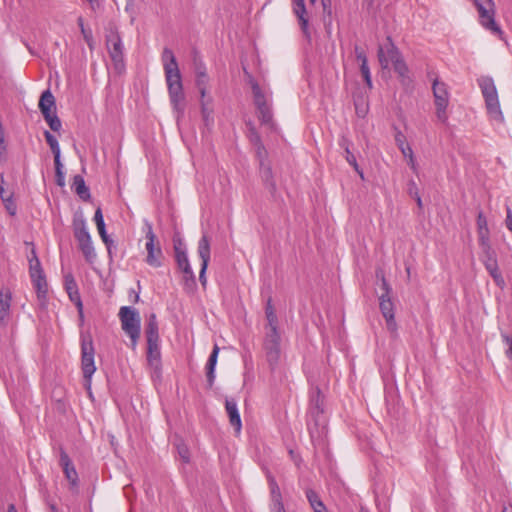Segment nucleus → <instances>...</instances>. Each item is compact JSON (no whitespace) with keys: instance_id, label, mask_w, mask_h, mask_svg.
<instances>
[{"instance_id":"obj_1","label":"nucleus","mask_w":512,"mask_h":512,"mask_svg":"<svg viewBox=\"0 0 512 512\" xmlns=\"http://www.w3.org/2000/svg\"><path fill=\"white\" fill-rule=\"evenodd\" d=\"M162 62L170 102L173 109L177 112V117H180L185 110V95L178 63L171 49L167 47L164 48L162 52Z\"/></svg>"},{"instance_id":"obj_2","label":"nucleus","mask_w":512,"mask_h":512,"mask_svg":"<svg viewBox=\"0 0 512 512\" xmlns=\"http://www.w3.org/2000/svg\"><path fill=\"white\" fill-rule=\"evenodd\" d=\"M145 335L147 339V363L152 369V377L160 379L162 373L161 352L159 346L158 322L154 313L151 314L147 320Z\"/></svg>"},{"instance_id":"obj_3","label":"nucleus","mask_w":512,"mask_h":512,"mask_svg":"<svg viewBox=\"0 0 512 512\" xmlns=\"http://www.w3.org/2000/svg\"><path fill=\"white\" fill-rule=\"evenodd\" d=\"M106 47L117 74H122L125 70L124 46L115 24L109 23L105 28Z\"/></svg>"},{"instance_id":"obj_4","label":"nucleus","mask_w":512,"mask_h":512,"mask_svg":"<svg viewBox=\"0 0 512 512\" xmlns=\"http://www.w3.org/2000/svg\"><path fill=\"white\" fill-rule=\"evenodd\" d=\"M478 84L485 99L489 116L497 122H503L504 116L500 108L498 93L493 79L488 76L481 77L478 79Z\"/></svg>"},{"instance_id":"obj_5","label":"nucleus","mask_w":512,"mask_h":512,"mask_svg":"<svg viewBox=\"0 0 512 512\" xmlns=\"http://www.w3.org/2000/svg\"><path fill=\"white\" fill-rule=\"evenodd\" d=\"M377 277L381 278V294L379 295V307L383 317L386 320L387 329L390 332H396L397 324L394 315V303L392 301V288L386 281L384 274L377 273Z\"/></svg>"},{"instance_id":"obj_6","label":"nucleus","mask_w":512,"mask_h":512,"mask_svg":"<svg viewBox=\"0 0 512 512\" xmlns=\"http://www.w3.org/2000/svg\"><path fill=\"white\" fill-rule=\"evenodd\" d=\"M123 331L130 337L135 347L140 336L141 319L138 311L130 306H123L119 311Z\"/></svg>"},{"instance_id":"obj_7","label":"nucleus","mask_w":512,"mask_h":512,"mask_svg":"<svg viewBox=\"0 0 512 512\" xmlns=\"http://www.w3.org/2000/svg\"><path fill=\"white\" fill-rule=\"evenodd\" d=\"M95 349L92 336L89 333L81 334V369L85 381L90 385L91 378L96 371L94 362Z\"/></svg>"},{"instance_id":"obj_8","label":"nucleus","mask_w":512,"mask_h":512,"mask_svg":"<svg viewBox=\"0 0 512 512\" xmlns=\"http://www.w3.org/2000/svg\"><path fill=\"white\" fill-rule=\"evenodd\" d=\"M479 13L480 24L491 33L501 36L500 26L495 21V5L493 0H473Z\"/></svg>"},{"instance_id":"obj_9","label":"nucleus","mask_w":512,"mask_h":512,"mask_svg":"<svg viewBox=\"0 0 512 512\" xmlns=\"http://www.w3.org/2000/svg\"><path fill=\"white\" fill-rule=\"evenodd\" d=\"M144 226L145 237L147 240L145 245L147 251L145 261L149 266L158 268L162 266L163 252L159 244L156 245V235L153 232L152 224L149 221L145 220Z\"/></svg>"},{"instance_id":"obj_10","label":"nucleus","mask_w":512,"mask_h":512,"mask_svg":"<svg viewBox=\"0 0 512 512\" xmlns=\"http://www.w3.org/2000/svg\"><path fill=\"white\" fill-rule=\"evenodd\" d=\"M280 341L281 337L278 330H275L273 328L272 332H266L263 342V348L265 351L266 360L272 371H274L277 368L280 361Z\"/></svg>"},{"instance_id":"obj_11","label":"nucleus","mask_w":512,"mask_h":512,"mask_svg":"<svg viewBox=\"0 0 512 512\" xmlns=\"http://www.w3.org/2000/svg\"><path fill=\"white\" fill-rule=\"evenodd\" d=\"M432 91L436 107V117L440 122L445 123L447 121L446 109L449 104L447 85L438 78H435L432 83Z\"/></svg>"},{"instance_id":"obj_12","label":"nucleus","mask_w":512,"mask_h":512,"mask_svg":"<svg viewBox=\"0 0 512 512\" xmlns=\"http://www.w3.org/2000/svg\"><path fill=\"white\" fill-rule=\"evenodd\" d=\"M198 255L201 259V268L199 272V281L203 287L206 286L207 278L206 271L210 261L211 248H210V239L206 233H203L202 237L198 242L197 248Z\"/></svg>"},{"instance_id":"obj_13","label":"nucleus","mask_w":512,"mask_h":512,"mask_svg":"<svg viewBox=\"0 0 512 512\" xmlns=\"http://www.w3.org/2000/svg\"><path fill=\"white\" fill-rule=\"evenodd\" d=\"M378 60L383 69H387L389 64L401 56L399 49L395 46L390 36L378 47Z\"/></svg>"},{"instance_id":"obj_14","label":"nucleus","mask_w":512,"mask_h":512,"mask_svg":"<svg viewBox=\"0 0 512 512\" xmlns=\"http://www.w3.org/2000/svg\"><path fill=\"white\" fill-rule=\"evenodd\" d=\"M293 13L297 17L298 24L304 37L311 41V29L309 25V16L304 0H292Z\"/></svg>"},{"instance_id":"obj_15","label":"nucleus","mask_w":512,"mask_h":512,"mask_svg":"<svg viewBox=\"0 0 512 512\" xmlns=\"http://www.w3.org/2000/svg\"><path fill=\"white\" fill-rule=\"evenodd\" d=\"M59 463L63 468V472L67 480L73 485H77L78 482V474L77 471L66 451L63 448H60V459Z\"/></svg>"},{"instance_id":"obj_16","label":"nucleus","mask_w":512,"mask_h":512,"mask_svg":"<svg viewBox=\"0 0 512 512\" xmlns=\"http://www.w3.org/2000/svg\"><path fill=\"white\" fill-rule=\"evenodd\" d=\"M12 293L9 289H0V324L6 325L10 316Z\"/></svg>"},{"instance_id":"obj_17","label":"nucleus","mask_w":512,"mask_h":512,"mask_svg":"<svg viewBox=\"0 0 512 512\" xmlns=\"http://www.w3.org/2000/svg\"><path fill=\"white\" fill-rule=\"evenodd\" d=\"M225 408L229 416V422L231 426L234 427L236 433H240L242 422L236 401L234 399H226Z\"/></svg>"},{"instance_id":"obj_18","label":"nucleus","mask_w":512,"mask_h":512,"mask_svg":"<svg viewBox=\"0 0 512 512\" xmlns=\"http://www.w3.org/2000/svg\"><path fill=\"white\" fill-rule=\"evenodd\" d=\"M94 221L98 230V233L107 247L108 253L111 254V246L113 244V240L109 237L106 232V226L103 218V213L100 207H98L94 214Z\"/></svg>"},{"instance_id":"obj_19","label":"nucleus","mask_w":512,"mask_h":512,"mask_svg":"<svg viewBox=\"0 0 512 512\" xmlns=\"http://www.w3.org/2000/svg\"><path fill=\"white\" fill-rule=\"evenodd\" d=\"M38 106L43 117L56 112L55 97L49 89L41 94Z\"/></svg>"},{"instance_id":"obj_20","label":"nucleus","mask_w":512,"mask_h":512,"mask_svg":"<svg viewBox=\"0 0 512 512\" xmlns=\"http://www.w3.org/2000/svg\"><path fill=\"white\" fill-rule=\"evenodd\" d=\"M32 283L36 289L37 298L39 301V305L44 308L47 304V292L48 286L45 275H41L39 277L31 278Z\"/></svg>"},{"instance_id":"obj_21","label":"nucleus","mask_w":512,"mask_h":512,"mask_svg":"<svg viewBox=\"0 0 512 512\" xmlns=\"http://www.w3.org/2000/svg\"><path fill=\"white\" fill-rule=\"evenodd\" d=\"M74 237L78 243L91 240V235L87 229L86 221L83 217L74 218L73 220Z\"/></svg>"},{"instance_id":"obj_22","label":"nucleus","mask_w":512,"mask_h":512,"mask_svg":"<svg viewBox=\"0 0 512 512\" xmlns=\"http://www.w3.org/2000/svg\"><path fill=\"white\" fill-rule=\"evenodd\" d=\"M260 174L265 186L269 189L270 193L274 195L276 193V183L273 180L272 169L270 165L263 160L260 164Z\"/></svg>"},{"instance_id":"obj_23","label":"nucleus","mask_w":512,"mask_h":512,"mask_svg":"<svg viewBox=\"0 0 512 512\" xmlns=\"http://www.w3.org/2000/svg\"><path fill=\"white\" fill-rule=\"evenodd\" d=\"M218 354L219 347L217 345H214L213 350L206 364V377L209 387H212L215 380V366L217 364Z\"/></svg>"},{"instance_id":"obj_24","label":"nucleus","mask_w":512,"mask_h":512,"mask_svg":"<svg viewBox=\"0 0 512 512\" xmlns=\"http://www.w3.org/2000/svg\"><path fill=\"white\" fill-rule=\"evenodd\" d=\"M174 251H175V261L176 264L182 272L185 270H188L191 268L187 252L185 249L182 248V243L179 242L178 244H174Z\"/></svg>"},{"instance_id":"obj_25","label":"nucleus","mask_w":512,"mask_h":512,"mask_svg":"<svg viewBox=\"0 0 512 512\" xmlns=\"http://www.w3.org/2000/svg\"><path fill=\"white\" fill-rule=\"evenodd\" d=\"M72 188L83 201H87L90 199V190L86 186L85 180L81 175H75L73 177Z\"/></svg>"},{"instance_id":"obj_26","label":"nucleus","mask_w":512,"mask_h":512,"mask_svg":"<svg viewBox=\"0 0 512 512\" xmlns=\"http://www.w3.org/2000/svg\"><path fill=\"white\" fill-rule=\"evenodd\" d=\"M339 145L345 151V158L347 162L354 168V170L360 175V177L363 178V172L357 163L356 157L350 151V141L347 138L342 137V139L339 142Z\"/></svg>"},{"instance_id":"obj_27","label":"nucleus","mask_w":512,"mask_h":512,"mask_svg":"<svg viewBox=\"0 0 512 512\" xmlns=\"http://www.w3.org/2000/svg\"><path fill=\"white\" fill-rule=\"evenodd\" d=\"M305 494L314 512H328L325 504L323 503L319 494L316 491H314L313 489H307Z\"/></svg>"},{"instance_id":"obj_28","label":"nucleus","mask_w":512,"mask_h":512,"mask_svg":"<svg viewBox=\"0 0 512 512\" xmlns=\"http://www.w3.org/2000/svg\"><path fill=\"white\" fill-rule=\"evenodd\" d=\"M257 117L261 124L272 127L273 126V113L271 103H267L264 106L256 107Z\"/></svg>"},{"instance_id":"obj_29","label":"nucleus","mask_w":512,"mask_h":512,"mask_svg":"<svg viewBox=\"0 0 512 512\" xmlns=\"http://www.w3.org/2000/svg\"><path fill=\"white\" fill-rule=\"evenodd\" d=\"M251 88L255 107L264 106L267 103H271L270 99L264 94L256 81L251 82Z\"/></svg>"},{"instance_id":"obj_30","label":"nucleus","mask_w":512,"mask_h":512,"mask_svg":"<svg viewBox=\"0 0 512 512\" xmlns=\"http://www.w3.org/2000/svg\"><path fill=\"white\" fill-rule=\"evenodd\" d=\"M395 142H396V145L398 146V148L400 149L401 153L403 154V156L412 160L413 150L410 147V145L406 142V137L401 131H398L396 133Z\"/></svg>"},{"instance_id":"obj_31","label":"nucleus","mask_w":512,"mask_h":512,"mask_svg":"<svg viewBox=\"0 0 512 512\" xmlns=\"http://www.w3.org/2000/svg\"><path fill=\"white\" fill-rule=\"evenodd\" d=\"M79 249L81 250L85 260L92 264L96 259V252L92 243V239L87 242L78 243Z\"/></svg>"},{"instance_id":"obj_32","label":"nucleus","mask_w":512,"mask_h":512,"mask_svg":"<svg viewBox=\"0 0 512 512\" xmlns=\"http://www.w3.org/2000/svg\"><path fill=\"white\" fill-rule=\"evenodd\" d=\"M29 273L31 278L45 275L35 250H32V257L29 258Z\"/></svg>"},{"instance_id":"obj_33","label":"nucleus","mask_w":512,"mask_h":512,"mask_svg":"<svg viewBox=\"0 0 512 512\" xmlns=\"http://www.w3.org/2000/svg\"><path fill=\"white\" fill-rule=\"evenodd\" d=\"M183 274L184 289L193 292L197 288V282L192 268L183 271Z\"/></svg>"},{"instance_id":"obj_34","label":"nucleus","mask_w":512,"mask_h":512,"mask_svg":"<svg viewBox=\"0 0 512 512\" xmlns=\"http://www.w3.org/2000/svg\"><path fill=\"white\" fill-rule=\"evenodd\" d=\"M270 494H271V504H275L282 501V495L280 488L275 480V478L271 475L268 476Z\"/></svg>"},{"instance_id":"obj_35","label":"nucleus","mask_w":512,"mask_h":512,"mask_svg":"<svg viewBox=\"0 0 512 512\" xmlns=\"http://www.w3.org/2000/svg\"><path fill=\"white\" fill-rule=\"evenodd\" d=\"M212 102L211 98H207V100L201 101V114L203 121L205 122L206 126H209L211 123H213V117H212V109L210 108V104Z\"/></svg>"},{"instance_id":"obj_36","label":"nucleus","mask_w":512,"mask_h":512,"mask_svg":"<svg viewBox=\"0 0 512 512\" xmlns=\"http://www.w3.org/2000/svg\"><path fill=\"white\" fill-rule=\"evenodd\" d=\"M392 64H393L394 71L398 74V76L400 78H402V80H405L406 78H408L409 69H408L407 64L403 60L402 55L398 59H396L394 62H392Z\"/></svg>"},{"instance_id":"obj_37","label":"nucleus","mask_w":512,"mask_h":512,"mask_svg":"<svg viewBox=\"0 0 512 512\" xmlns=\"http://www.w3.org/2000/svg\"><path fill=\"white\" fill-rule=\"evenodd\" d=\"M44 137L53 154L60 153V146L57 138L48 130L44 131Z\"/></svg>"},{"instance_id":"obj_38","label":"nucleus","mask_w":512,"mask_h":512,"mask_svg":"<svg viewBox=\"0 0 512 512\" xmlns=\"http://www.w3.org/2000/svg\"><path fill=\"white\" fill-rule=\"evenodd\" d=\"M64 286L67 294H76V292H79L78 285L72 274L65 275Z\"/></svg>"},{"instance_id":"obj_39","label":"nucleus","mask_w":512,"mask_h":512,"mask_svg":"<svg viewBox=\"0 0 512 512\" xmlns=\"http://www.w3.org/2000/svg\"><path fill=\"white\" fill-rule=\"evenodd\" d=\"M486 261H485V267L488 270L490 275H493L497 272H499L497 260L494 256V252L490 254H486Z\"/></svg>"},{"instance_id":"obj_40","label":"nucleus","mask_w":512,"mask_h":512,"mask_svg":"<svg viewBox=\"0 0 512 512\" xmlns=\"http://www.w3.org/2000/svg\"><path fill=\"white\" fill-rule=\"evenodd\" d=\"M44 119L48 123L51 130L57 132L61 129V121L58 118V116L56 115V112L48 114V116L44 117Z\"/></svg>"},{"instance_id":"obj_41","label":"nucleus","mask_w":512,"mask_h":512,"mask_svg":"<svg viewBox=\"0 0 512 512\" xmlns=\"http://www.w3.org/2000/svg\"><path fill=\"white\" fill-rule=\"evenodd\" d=\"M360 72H361L362 77L364 78V81H365L367 87L369 89H372L373 83H372L370 68H369L368 64L360 65Z\"/></svg>"},{"instance_id":"obj_42","label":"nucleus","mask_w":512,"mask_h":512,"mask_svg":"<svg viewBox=\"0 0 512 512\" xmlns=\"http://www.w3.org/2000/svg\"><path fill=\"white\" fill-rule=\"evenodd\" d=\"M194 70L196 76H201L202 74H207L206 66L198 57L194 58Z\"/></svg>"},{"instance_id":"obj_43","label":"nucleus","mask_w":512,"mask_h":512,"mask_svg":"<svg viewBox=\"0 0 512 512\" xmlns=\"http://www.w3.org/2000/svg\"><path fill=\"white\" fill-rule=\"evenodd\" d=\"M502 340L506 346L505 355L508 359L512 360V338L506 334H502Z\"/></svg>"},{"instance_id":"obj_44","label":"nucleus","mask_w":512,"mask_h":512,"mask_svg":"<svg viewBox=\"0 0 512 512\" xmlns=\"http://www.w3.org/2000/svg\"><path fill=\"white\" fill-rule=\"evenodd\" d=\"M266 318H267L268 326H269L267 332H272L273 328L275 330H278V328H277L278 319H277V316H276L275 312L267 313L266 314Z\"/></svg>"},{"instance_id":"obj_45","label":"nucleus","mask_w":512,"mask_h":512,"mask_svg":"<svg viewBox=\"0 0 512 512\" xmlns=\"http://www.w3.org/2000/svg\"><path fill=\"white\" fill-rule=\"evenodd\" d=\"M82 35L90 50L94 49V39L91 30L82 29Z\"/></svg>"},{"instance_id":"obj_46","label":"nucleus","mask_w":512,"mask_h":512,"mask_svg":"<svg viewBox=\"0 0 512 512\" xmlns=\"http://www.w3.org/2000/svg\"><path fill=\"white\" fill-rule=\"evenodd\" d=\"M195 84L197 88H207L209 84L208 74H202L201 76H196Z\"/></svg>"},{"instance_id":"obj_47","label":"nucleus","mask_w":512,"mask_h":512,"mask_svg":"<svg viewBox=\"0 0 512 512\" xmlns=\"http://www.w3.org/2000/svg\"><path fill=\"white\" fill-rule=\"evenodd\" d=\"M479 244H480L482 250L485 252V254L493 253L491 246H490L489 236L480 238Z\"/></svg>"},{"instance_id":"obj_48","label":"nucleus","mask_w":512,"mask_h":512,"mask_svg":"<svg viewBox=\"0 0 512 512\" xmlns=\"http://www.w3.org/2000/svg\"><path fill=\"white\" fill-rule=\"evenodd\" d=\"M256 156H257V158L259 160V165L261 164V160L266 162L267 151H266V149H265L263 144L257 145V147H256Z\"/></svg>"},{"instance_id":"obj_49","label":"nucleus","mask_w":512,"mask_h":512,"mask_svg":"<svg viewBox=\"0 0 512 512\" xmlns=\"http://www.w3.org/2000/svg\"><path fill=\"white\" fill-rule=\"evenodd\" d=\"M476 222H477V229L488 228L487 219L482 211H480L478 213Z\"/></svg>"},{"instance_id":"obj_50","label":"nucleus","mask_w":512,"mask_h":512,"mask_svg":"<svg viewBox=\"0 0 512 512\" xmlns=\"http://www.w3.org/2000/svg\"><path fill=\"white\" fill-rule=\"evenodd\" d=\"M407 186H408V187H407L408 194H409L411 197L415 198L416 196H418V195H419L418 187H417V184L415 183V181H414V180H410V181L408 182V185H407Z\"/></svg>"},{"instance_id":"obj_51","label":"nucleus","mask_w":512,"mask_h":512,"mask_svg":"<svg viewBox=\"0 0 512 512\" xmlns=\"http://www.w3.org/2000/svg\"><path fill=\"white\" fill-rule=\"evenodd\" d=\"M178 453H179V456L181 457V459L184 461V462H189V451H188V448L185 446V445H179L178 446Z\"/></svg>"},{"instance_id":"obj_52","label":"nucleus","mask_w":512,"mask_h":512,"mask_svg":"<svg viewBox=\"0 0 512 512\" xmlns=\"http://www.w3.org/2000/svg\"><path fill=\"white\" fill-rule=\"evenodd\" d=\"M323 7V16H332L331 0H321Z\"/></svg>"},{"instance_id":"obj_53","label":"nucleus","mask_w":512,"mask_h":512,"mask_svg":"<svg viewBox=\"0 0 512 512\" xmlns=\"http://www.w3.org/2000/svg\"><path fill=\"white\" fill-rule=\"evenodd\" d=\"M68 297H69L70 301H72L75 304L77 310H81V304H83V303L81 300L80 293L79 292H76V294L71 293V294H68Z\"/></svg>"},{"instance_id":"obj_54","label":"nucleus","mask_w":512,"mask_h":512,"mask_svg":"<svg viewBox=\"0 0 512 512\" xmlns=\"http://www.w3.org/2000/svg\"><path fill=\"white\" fill-rule=\"evenodd\" d=\"M4 204H5V208L7 209V211L9 212L10 215L16 214V205L12 201L11 196L7 197V200H6V202H4Z\"/></svg>"},{"instance_id":"obj_55","label":"nucleus","mask_w":512,"mask_h":512,"mask_svg":"<svg viewBox=\"0 0 512 512\" xmlns=\"http://www.w3.org/2000/svg\"><path fill=\"white\" fill-rule=\"evenodd\" d=\"M506 228L512 233V210L509 206H506Z\"/></svg>"},{"instance_id":"obj_56","label":"nucleus","mask_w":512,"mask_h":512,"mask_svg":"<svg viewBox=\"0 0 512 512\" xmlns=\"http://www.w3.org/2000/svg\"><path fill=\"white\" fill-rule=\"evenodd\" d=\"M54 155V166H55V173L59 171H63V164L61 162V152L55 153Z\"/></svg>"},{"instance_id":"obj_57","label":"nucleus","mask_w":512,"mask_h":512,"mask_svg":"<svg viewBox=\"0 0 512 512\" xmlns=\"http://www.w3.org/2000/svg\"><path fill=\"white\" fill-rule=\"evenodd\" d=\"M56 183L58 186H65V173L64 171H59L55 173Z\"/></svg>"},{"instance_id":"obj_58","label":"nucleus","mask_w":512,"mask_h":512,"mask_svg":"<svg viewBox=\"0 0 512 512\" xmlns=\"http://www.w3.org/2000/svg\"><path fill=\"white\" fill-rule=\"evenodd\" d=\"M323 22H324V27H325L326 33L328 35H330L331 30H332V16L331 17L323 16Z\"/></svg>"},{"instance_id":"obj_59","label":"nucleus","mask_w":512,"mask_h":512,"mask_svg":"<svg viewBox=\"0 0 512 512\" xmlns=\"http://www.w3.org/2000/svg\"><path fill=\"white\" fill-rule=\"evenodd\" d=\"M272 512H286L283 502L271 504Z\"/></svg>"},{"instance_id":"obj_60","label":"nucleus","mask_w":512,"mask_h":512,"mask_svg":"<svg viewBox=\"0 0 512 512\" xmlns=\"http://www.w3.org/2000/svg\"><path fill=\"white\" fill-rule=\"evenodd\" d=\"M491 276L498 286L502 287L505 284L504 279L500 272H497Z\"/></svg>"},{"instance_id":"obj_61","label":"nucleus","mask_w":512,"mask_h":512,"mask_svg":"<svg viewBox=\"0 0 512 512\" xmlns=\"http://www.w3.org/2000/svg\"><path fill=\"white\" fill-rule=\"evenodd\" d=\"M251 142L254 144L255 147H257V145L263 144L260 136L257 133H252Z\"/></svg>"},{"instance_id":"obj_62","label":"nucleus","mask_w":512,"mask_h":512,"mask_svg":"<svg viewBox=\"0 0 512 512\" xmlns=\"http://www.w3.org/2000/svg\"><path fill=\"white\" fill-rule=\"evenodd\" d=\"M5 151H6V146H5V140H4V133L2 130V131H0V154H2Z\"/></svg>"},{"instance_id":"obj_63","label":"nucleus","mask_w":512,"mask_h":512,"mask_svg":"<svg viewBox=\"0 0 512 512\" xmlns=\"http://www.w3.org/2000/svg\"><path fill=\"white\" fill-rule=\"evenodd\" d=\"M356 59L360 62V65L368 64L367 56L365 53L359 54L356 56Z\"/></svg>"},{"instance_id":"obj_64","label":"nucleus","mask_w":512,"mask_h":512,"mask_svg":"<svg viewBox=\"0 0 512 512\" xmlns=\"http://www.w3.org/2000/svg\"><path fill=\"white\" fill-rule=\"evenodd\" d=\"M478 230V238H482V237H488L490 232H489V228H484V229H477Z\"/></svg>"}]
</instances>
